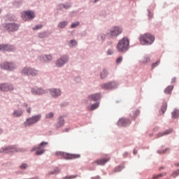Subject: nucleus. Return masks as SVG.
Wrapping results in <instances>:
<instances>
[{
  "label": "nucleus",
  "mask_w": 179,
  "mask_h": 179,
  "mask_svg": "<svg viewBox=\"0 0 179 179\" xmlns=\"http://www.w3.org/2000/svg\"><path fill=\"white\" fill-rule=\"evenodd\" d=\"M0 90L3 92H9L10 90H13V86L9 84H0Z\"/></svg>",
  "instance_id": "13"
},
{
  "label": "nucleus",
  "mask_w": 179,
  "mask_h": 179,
  "mask_svg": "<svg viewBox=\"0 0 179 179\" xmlns=\"http://www.w3.org/2000/svg\"><path fill=\"white\" fill-rule=\"evenodd\" d=\"M6 29L8 31H17L19 30V25L15 23H9L6 25Z\"/></svg>",
  "instance_id": "10"
},
{
  "label": "nucleus",
  "mask_w": 179,
  "mask_h": 179,
  "mask_svg": "<svg viewBox=\"0 0 179 179\" xmlns=\"http://www.w3.org/2000/svg\"><path fill=\"white\" fill-rule=\"evenodd\" d=\"M27 164H22L20 166V169H27Z\"/></svg>",
  "instance_id": "43"
},
{
  "label": "nucleus",
  "mask_w": 179,
  "mask_h": 179,
  "mask_svg": "<svg viewBox=\"0 0 179 179\" xmlns=\"http://www.w3.org/2000/svg\"><path fill=\"white\" fill-rule=\"evenodd\" d=\"M121 33H122V29H121V27H114L113 29V37H117V36H118V34H121Z\"/></svg>",
  "instance_id": "19"
},
{
  "label": "nucleus",
  "mask_w": 179,
  "mask_h": 179,
  "mask_svg": "<svg viewBox=\"0 0 179 179\" xmlns=\"http://www.w3.org/2000/svg\"><path fill=\"white\" fill-rule=\"evenodd\" d=\"M159 153H164L166 150H158Z\"/></svg>",
  "instance_id": "47"
},
{
  "label": "nucleus",
  "mask_w": 179,
  "mask_h": 179,
  "mask_svg": "<svg viewBox=\"0 0 179 179\" xmlns=\"http://www.w3.org/2000/svg\"><path fill=\"white\" fill-rule=\"evenodd\" d=\"M166 108H167V104H164V106H163L162 107V113H165Z\"/></svg>",
  "instance_id": "42"
},
{
  "label": "nucleus",
  "mask_w": 179,
  "mask_h": 179,
  "mask_svg": "<svg viewBox=\"0 0 179 179\" xmlns=\"http://www.w3.org/2000/svg\"><path fill=\"white\" fill-rule=\"evenodd\" d=\"M130 41L127 37H123L121 40H119L116 45L117 50L119 52H126L129 48Z\"/></svg>",
  "instance_id": "1"
},
{
  "label": "nucleus",
  "mask_w": 179,
  "mask_h": 179,
  "mask_svg": "<svg viewBox=\"0 0 179 179\" xmlns=\"http://www.w3.org/2000/svg\"><path fill=\"white\" fill-rule=\"evenodd\" d=\"M66 26H68V22L66 21H62L58 24V27H59L60 29H64V27H66Z\"/></svg>",
  "instance_id": "25"
},
{
  "label": "nucleus",
  "mask_w": 179,
  "mask_h": 179,
  "mask_svg": "<svg viewBox=\"0 0 179 179\" xmlns=\"http://www.w3.org/2000/svg\"><path fill=\"white\" fill-rule=\"evenodd\" d=\"M99 0H94V3H96V2H99Z\"/></svg>",
  "instance_id": "52"
},
{
  "label": "nucleus",
  "mask_w": 179,
  "mask_h": 179,
  "mask_svg": "<svg viewBox=\"0 0 179 179\" xmlns=\"http://www.w3.org/2000/svg\"><path fill=\"white\" fill-rule=\"evenodd\" d=\"M4 152H7V153H13L14 152H23L22 150H17V148H16V147H13V146H8L6 147L3 149Z\"/></svg>",
  "instance_id": "14"
},
{
  "label": "nucleus",
  "mask_w": 179,
  "mask_h": 179,
  "mask_svg": "<svg viewBox=\"0 0 179 179\" xmlns=\"http://www.w3.org/2000/svg\"><path fill=\"white\" fill-rule=\"evenodd\" d=\"M42 58L45 62H50V61H52V56L50 55H44L42 57Z\"/></svg>",
  "instance_id": "24"
},
{
  "label": "nucleus",
  "mask_w": 179,
  "mask_h": 179,
  "mask_svg": "<svg viewBox=\"0 0 179 179\" xmlns=\"http://www.w3.org/2000/svg\"><path fill=\"white\" fill-rule=\"evenodd\" d=\"M31 93L32 94L40 96L41 94H44V93H45V91H44V90L41 88H32Z\"/></svg>",
  "instance_id": "15"
},
{
  "label": "nucleus",
  "mask_w": 179,
  "mask_h": 179,
  "mask_svg": "<svg viewBox=\"0 0 179 179\" xmlns=\"http://www.w3.org/2000/svg\"><path fill=\"white\" fill-rule=\"evenodd\" d=\"M78 26H79V22H75V23L72 24L71 28V29H75V27H78Z\"/></svg>",
  "instance_id": "36"
},
{
  "label": "nucleus",
  "mask_w": 179,
  "mask_h": 179,
  "mask_svg": "<svg viewBox=\"0 0 179 179\" xmlns=\"http://www.w3.org/2000/svg\"><path fill=\"white\" fill-rule=\"evenodd\" d=\"M133 153H134V155H136V154L137 153V150H136V149H134V150H133Z\"/></svg>",
  "instance_id": "49"
},
{
  "label": "nucleus",
  "mask_w": 179,
  "mask_h": 179,
  "mask_svg": "<svg viewBox=\"0 0 179 179\" xmlns=\"http://www.w3.org/2000/svg\"><path fill=\"white\" fill-rule=\"evenodd\" d=\"M103 89H111V87H113V84L111 83L103 84Z\"/></svg>",
  "instance_id": "28"
},
{
  "label": "nucleus",
  "mask_w": 179,
  "mask_h": 179,
  "mask_svg": "<svg viewBox=\"0 0 179 179\" xmlns=\"http://www.w3.org/2000/svg\"><path fill=\"white\" fill-rule=\"evenodd\" d=\"M27 111L28 114H30L31 113V108H27Z\"/></svg>",
  "instance_id": "44"
},
{
  "label": "nucleus",
  "mask_w": 179,
  "mask_h": 179,
  "mask_svg": "<svg viewBox=\"0 0 179 179\" xmlns=\"http://www.w3.org/2000/svg\"><path fill=\"white\" fill-rule=\"evenodd\" d=\"M35 16L34 12L33 11L25 10L22 13V17L25 22H27V20H33Z\"/></svg>",
  "instance_id": "5"
},
{
  "label": "nucleus",
  "mask_w": 179,
  "mask_h": 179,
  "mask_svg": "<svg viewBox=\"0 0 179 179\" xmlns=\"http://www.w3.org/2000/svg\"><path fill=\"white\" fill-rule=\"evenodd\" d=\"M92 179H100L99 177L93 178Z\"/></svg>",
  "instance_id": "51"
},
{
  "label": "nucleus",
  "mask_w": 179,
  "mask_h": 179,
  "mask_svg": "<svg viewBox=\"0 0 179 179\" xmlns=\"http://www.w3.org/2000/svg\"><path fill=\"white\" fill-rule=\"evenodd\" d=\"M160 64V61H157L156 62H154L152 64V68H155L156 66H158V65H159Z\"/></svg>",
  "instance_id": "35"
},
{
  "label": "nucleus",
  "mask_w": 179,
  "mask_h": 179,
  "mask_svg": "<svg viewBox=\"0 0 179 179\" xmlns=\"http://www.w3.org/2000/svg\"><path fill=\"white\" fill-rule=\"evenodd\" d=\"M155 40V37L150 33H145V34H141L139 36V41L143 45H148L152 44Z\"/></svg>",
  "instance_id": "2"
},
{
  "label": "nucleus",
  "mask_w": 179,
  "mask_h": 179,
  "mask_svg": "<svg viewBox=\"0 0 179 179\" xmlns=\"http://www.w3.org/2000/svg\"><path fill=\"white\" fill-rule=\"evenodd\" d=\"M99 37L103 41L106 38V35L104 34H101L99 36Z\"/></svg>",
  "instance_id": "40"
},
{
  "label": "nucleus",
  "mask_w": 179,
  "mask_h": 179,
  "mask_svg": "<svg viewBox=\"0 0 179 179\" xmlns=\"http://www.w3.org/2000/svg\"><path fill=\"white\" fill-rule=\"evenodd\" d=\"M110 158L108 155H106L99 159H96L94 162H92V166H104L106 163H108V162H110Z\"/></svg>",
  "instance_id": "7"
},
{
  "label": "nucleus",
  "mask_w": 179,
  "mask_h": 179,
  "mask_svg": "<svg viewBox=\"0 0 179 179\" xmlns=\"http://www.w3.org/2000/svg\"><path fill=\"white\" fill-rule=\"evenodd\" d=\"M97 107H99V103H98L92 104L91 106L90 110H96V108H97Z\"/></svg>",
  "instance_id": "32"
},
{
  "label": "nucleus",
  "mask_w": 179,
  "mask_h": 179,
  "mask_svg": "<svg viewBox=\"0 0 179 179\" xmlns=\"http://www.w3.org/2000/svg\"><path fill=\"white\" fill-rule=\"evenodd\" d=\"M147 179H150V178H147Z\"/></svg>",
  "instance_id": "56"
},
{
  "label": "nucleus",
  "mask_w": 179,
  "mask_h": 179,
  "mask_svg": "<svg viewBox=\"0 0 179 179\" xmlns=\"http://www.w3.org/2000/svg\"><path fill=\"white\" fill-rule=\"evenodd\" d=\"M173 89V86H172V85L167 86V87H166V89H164V93L170 94V93H171Z\"/></svg>",
  "instance_id": "26"
},
{
  "label": "nucleus",
  "mask_w": 179,
  "mask_h": 179,
  "mask_svg": "<svg viewBox=\"0 0 179 179\" xmlns=\"http://www.w3.org/2000/svg\"><path fill=\"white\" fill-rule=\"evenodd\" d=\"M172 80L174 82L176 80V78H173Z\"/></svg>",
  "instance_id": "53"
},
{
  "label": "nucleus",
  "mask_w": 179,
  "mask_h": 179,
  "mask_svg": "<svg viewBox=\"0 0 179 179\" xmlns=\"http://www.w3.org/2000/svg\"><path fill=\"white\" fill-rule=\"evenodd\" d=\"M68 62V56H63L56 61V66L59 67L65 65Z\"/></svg>",
  "instance_id": "11"
},
{
  "label": "nucleus",
  "mask_w": 179,
  "mask_h": 179,
  "mask_svg": "<svg viewBox=\"0 0 179 179\" xmlns=\"http://www.w3.org/2000/svg\"><path fill=\"white\" fill-rule=\"evenodd\" d=\"M138 114H140V111L138 108H131V112L130 113L131 118H136Z\"/></svg>",
  "instance_id": "18"
},
{
  "label": "nucleus",
  "mask_w": 179,
  "mask_h": 179,
  "mask_svg": "<svg viewBox=\"0 0 179 179\" xmlns=\"http://www.w3.org/2000/svg\"><path fill=\"white\" fill-rule=\"evenodd\" d=\"M1 69H5L6 71H13L16 68V66L13 63L4 62L1 65Z\"/></svg>",
  "instance_id": "9"
},
{
  "label": "nucleus",
  "mask_w": 179,
  "mask_h": 179,
  "mask_svg": "<svg viewBox=\"0 0 179 179\" xmlns=\"http://www.w3.org/2000/svg\"><path fill=\"white\" fill-rule=\"evenodd\" d=\"M173 177H177V176H179V169L176 170V171H173L171 174Z\"/></svg>",
  "instance_id": "33"
},
{
  "label": "nucleus",
  "mask_w": 179,
  "mask_h": 179,
  "mask_svg": "<svg viewBox=\"0 0 179 179\" xmlns=\"http://www.w3.org/2000/svg\"><path fill=\"white\" fill-rule=\"evenodd\" d=\"M25 107H27V104L24 103Z\"/></svg>",
  "instance_id": "54"
},
{
  "label": "nucleus",
  "mask_w": 179,
  "mask_h": 179,
  "mask_svg": "<svg viewBox=\"0 0 179 179\" xmlns=\"http://www.w3.org/2000/svg\"><path fill=\"white\" fill-rule=\"evenodd\" d=\"M150 57H144L142 59L143 62H148L150 61Z\"/></svg>",
  "instance_id": "39"
},
{
  "label": "nucleus",
  "mask_w": 179,
  "mask_h": 179,
  "mask_svg": "<svg viewBox=\"0 0 179 179\" xmlns=\"http://www.w3.org/2000/svg\"><path fill=\"white\" fill-rule=\"evenodd\" d=\"M47 145H48V142H42L38 148H34V150H36V155H43V153L45 152V150H43V148H44V146H47Z\"/></svg>",
  "instance_id": "8"
},
{
  "label": "nucleus",
  "mask_w": 179,
  "mask_h": 179,
  "mask_svg": "<svg viewBox=\"0 0 179 179\" xmlns=\"http://www.w3.org/2000/svg\"><path fill=\"white\" fill-rule=\"evenodd\" d=\"M71 43L72 44V45H76V41H73V40L71 41Z\"/></svg>",
  "instance_id": "45"
},
{
  "label": "nucleus",
  "mask_w": 179,
  "mask_h": 179,
  "mask_svg": "<svg viewBox=\"0 0 179 179\" xmlns=\"http://www.w3.org/2000/svg\"><path fill=\"white\" fill-rule=\"evenodd\" d=\"M129 124H131V121L127 118H120L119 121H117V125L120 127H127V125H129Z\"/></svg>",
  "instance_id": "12"
},
{
  "label": "nucleus",
  "mask_w": 179,
  "mask_h": 179,
  "mask_svg": "<svg viewBox=\"0 0 179 179\" xmlns=\"http://www.w3.org/2000/svg\"><path fill=\"white\" fill-rule=\"evenodd\" d=\"M90 100H92L93 101H97L100 99V94H94L89 96Z\"/></svg>",
  "instance_id": "21"
},
{
  "label": "nucleus",
  "mask_w": 179,
  "mask_h": 179,
  "mask_svg": "<svg viewBox=\"0 0 179 179\" xmlns=\"http://www.w3.org/2000/svg\"><path fill=\"white\" fill-rule=\"evenodd\" d=\"M65 131H66V132H69V129H65Z\"/></svg>",
  "instance_id": "50"
},
{
  "label": "nucleus",
  "mask_w": 179,
  "mask_h": 179,
  "mask_svg": "<svg viewBox=\"0 0 179 179\" xmlns=\"http://www.w3.org/2000/svg\"><path fill=\"white\" fill-rule=\"evenodd\" d=\"M12 115H13V117H15L16 118L19 117H22V115H23V110H14Z\"/></svg>",
  "instance_id": "20"
},
{
  "label": "nucleus",
  "mask_w": 179,
  "mask_h": 179,
  "mask_svg": "<svg viewBox=\"0 0 179 179\" xmlns=\"http://www.w3.org/2000/svg\"><path fill=\"white\" fill-rule=\"evenodd\" d=\"M41 27H43V25L41 24L36 25L35 27L33 28V30H38V29H41Z\"/></svg>",
  "instance_id": "41"
},
{
  "label": "nucleus",
  "mask_w": 179,
  "mask_h": 179,
  "mask_svg": "<svg viewBox=\"0 0 179 179\" xmlns=\"http://www.w3.org/2000/svg\"><path fill=\"white\" fill-rule=\"evenodd\" d=\"M58 173H59V169H58V168H56L54 171L50 172L49 174H58Z\"/></svg>",
  "instance_id": "38"
},
{
  "label": "nucleus",
  "mask_w": 179,
  "mask_h": 179,
  "mask_svg": "<svg viewBox=\"0 0 179 179\" xmlns=\"http://www.w3.org/2000/svg\"><path fill=\"white\" fill-rule=\"evenodd\" d=\"M108 73H107V70L104 69L102 73H101V78L104 79L107 76Z\"/></svg>",
  "instance_id": "30"
},
{
  "label": "nucleus",
  "mask_w": 179,
  "mask_h": 179,
  "mask_svg": "<svg viewBox=\"0 0 179 179\" xmlns=\"http://www.w3.org/2000/svg\"><path fill=\"white\" fill-rule=\"evenodd\" d=\"M172 131H173L172 129H166V131H164V132H159L157 136L159 138L160 136H164V135H168L169 134H171Z\"/></svg>",
  "instance_id": "22"
},
{
  "label": "nucleus",
  "mask_w": 179,
  "mask_h": 179,
  "mask_svg": "<svg viewBox=\"0 0 179 179\" xmlns=\"http://www.w3.org/2000/svg\"><path fill=\"white\" fill-rule=\"evenodd\" d=\"M41 120V115H38L33 116L27 119L24 122V127H30V125H33V124H36V122H38Z\"/></svg>",
  "instance_id": "4"
},
{
  "label": "nucleus",
  "mask_w": 179,
  "mask_h": 179,
  "mask_svg": "<svg viewBox=\"0 0 179 179\" xmlns=\"http://www.w3.org/2000/svg\"><path fill=\"white\" fill-rule=\"evenodd\" d=\"M123 59V57H119L117 59H116V64H121L122 61Z\"/></svg>",
  "instance_id": "37"
},
{
  "label": "nucleus",
  "mask_w": 179,
  "mask_h": 179,
  "mask_svg": "<svg viewBox=\"0 0 179 179\" xmlns=\"http://www.w3.org/2000/svg\"><path fill=\"white\" fill-rule=\"evenodd\" d=\"M111 53H112L111 50L108 51V55H111Z\"/></svg>",
  "instance_id": "48"
},
{
  "label": "nucleus",
  "mask_w": 179,
  "mask_h": 179,
  "mask_svg": "<svg viewBox=\"0 0 179 179\" xmlns=\"http://www.w3.org/2000/svg\"><path fill=\"white\" fill-rule=\"evenodd\" d=\"M65 124V120L62 117L59 118V121L56 124L57 128H61V127H64V124Z\"/></svg>",
  "instance_id": "23"
},
{
  "label": "nucleus",
  "mask_w": 179,
  "mask_h": 179,
  "mask_svg": "<svg viewBox=\"0 0 179 179\" xmlns=\"http://www.w3.org/2000/svg\"><path fill=\"white\" fill-rule=\"evenodd\" d=\"M50 94L52 97H58L61 96V90L55 88H52L50 90Z\"/></svg>",
  "instance_id": "16"
},
{
  "label": "nucleus",
  "mask_w": 179,
  "mask_h": 179,
  "mask_svg": "<svg viewBox=\"0 0 179 179\" xmlns=\"http://www.w3.org/2000/svg\"><path fill=\"white\" fill-rule=\"evenodd\" d=\"M55 155L56 156H61V157H63V159H65L66 160H73V159H79V157H80V155L69 154L61 151L56 152Z\"/></svg>",
  "instance_id": "3"
},
{
  "label": "nucleus",
  "mask_w": 179,
  "mask_h": 179,
  "mask_svg": "<svg viewBox=\"0 0 179 179\" xmlns=\"http://www.w3.org/2000/svg\"><path fill=\"white\" fill-rule=\"evenodd\" d=\"M163 176H164V173H162L159 174H156V175L153 176L152 178L157 179V178H159V177H163Z\"/></svg>",
  "instance_id": "31"
},
{
  "label": "nucleus",
  "mask_w": 179,
  "mask_h": 179,
  "mask_svg": "<svg viewBox=\"0 0 179 179\" xmlns=\"http://www.w3.org/2000/svg\"><path fill=\"white\" fill-rule=\"evenodd\" d=\"M1 51H13V46L9 45H0Z\"/></svg>",
  "instance_id": "17"
},
{
  "label": "nucleus",
  "mask_w": 179,
  "mask_h": 179,
  "mask_svg": "<svg viewBox=\"0 0 179 179\" xmlns=\"http://www.w3.org/2000/svg\"><path fill=\"white\" fill-rule=\"evenodd\" d=\"M22 73L23 75H28L31 76H37L38 75V71L30 67H25L22 69Z\"/></svg>",
  "instance_id": "6"
},
{
  "label": "nucleus",
  "mask_w": 179,
  "mask_h": 179,
  "mask_svg": "<svg viewBox=\"0 0 179 179\" xmlns=\"http://www.w3.org/2000/svg\"><path fill=\"white\" fill-rule=\"evenodd\" d=\"M172 117L173 118H177L178 117H179V110H174L172 112Z\"/></svg>",
  "instance_id": "27"
},
{
  "label": "nucleus",
  "mask_w": 179,
  "mask_h": 179,
  "mask_svg": "<svg viewBox=\"0 0 179 179\" xmlns=\"http://www.w3.org/2000/svg\"><path fill=\"white\" fill-rule=\"evenodd\" d=\"M124 165L117 166V167H115V170L114 171L115 172L121 171L124 169Z\"/></svg>",
  "instance_id": "29"
},
{
  "label": "nucleus",
  "mask_w": 179,
  "mask_h": 179,
  "mask_svg": "<svg viewBox=\"0 0 179 179\" xmlns=\"http://www.w3.org/2000/svg\"><path fill=\"white\" fill-rule=\"evenodd\" d=\"M178 166H179V164H178Z\"/></svg>",
  "instance_id": "57"
},
{
  "label": "nucleus",
  "mask_w": 179,
  "mask_h": 179,
  "mask_svg": "<svg viewBox=\"0 0 179 179\" xmlns=\"http://www.w3.org/2000/svg\"><path fill=\"white\" fill-rule=\"evenodd\" d=\"M1 133H2V130L0 129V134H1Z\"/></svg>",
  "instance_id": "55"
},
{
  "label": "nucleus",
  "mask_w": 179,
  "mask_h": 179,
  "mask_svg": "<svg viewBox=\"0 0 179 179\" xmlns=\"http://www.w3.org/2000/svg\"><path fill=\"white\" fill-rule=\"evenodd\" d=\"M76 178V176H69V177H68L69 179H71V178Z\"/></svg>",
  "instance_id": "46"
},
{
  "label": "nucleus",
  "mask_w": 179,
  "mask_h": 179,
  "mask_svg": "<svg viewBox=\"0 0 179 179\" xmlns=\"http://www.w3.org/2000/svg\"><path fill=\"white\" fill-rule=\"evenodd\" d=\"M46 118H52L54 117V113L52 112H50L45 115Z\"/></svg>",
  "instance_id": "34"
}]
</instances>
